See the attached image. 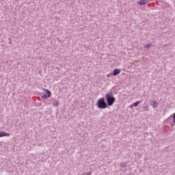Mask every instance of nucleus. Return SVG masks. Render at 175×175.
<instances>
[{"instance_id":"nucleus-1","label":"nucleus","mask_w":175,"mask_h":175,"mask_svg":"<svg viewBox=\"0 0 175 175\" xmlns=\"http://www.w3.org/2000/svg\"><path fill=\"white\" fill-rule=\"evenodd\" d=\"M105 100L108 106H113L116 102V98L113 96V92L111 91L105 95Z\"/></svg>"},{"instance_id":"nucleus-2","label":"nucleus","mask_w":175,"mask_h":175,"mask_svg":"<svg viewBox=\"0 0 175 175\" xmlns=\"http://www.w3.org/2000/svg\"><path fill=\"white\" fill-rule=\"evenodd\" d=\"M96 106L98 107V109H107V103L105 100V97H102L100 99L98 100L97 103H96Z\"/></svg>"},{"instance_id":"nucleus-3","label":"nucleus","mask_w":175,"mask_h":175,"mask_svg":"<svg viewBox=\"0 0 175 175\" xmlns=\"http://www.w3.org/2000/svg\"><path fill=\"white\" fill-rule=\"evenodd\" d=\"M120 73H121V69H120V68H115L113 70L112 75L113 76H118V75H120Z\"/></svg>"},{"instance_id":"nucleus-4","label":"nucleus","mask_w":175,"mask_h":175,"mask_svg":"<svg viewBox=\"0 0 175 175\" xmlns=\"http://www.w3.org/2000/svg\"><path fill=\"white\" fill-rule=\"evenodd\" d=\"M158 105H159V103H157V101H155V100L150 102V106H152L153 107V109L158 107Z\"/></svg>"},{"instance_id":"nucleus-5","label":"nucleus","mask_w":175,"mask_h":175,"mask_svg":"<svg viewBox=\"0 0 175 175\" xmlns=\"http://www.w3.org/2000/svg\"><path fill=\"white\" fill-rule=\"evenodd\" d=\"M5 136H10V133H6L5 131H1L0 133V137H3Z\"/></svg>"},{"instance_id":"nucleus-6","label":"nucleus","mask_w":175,"mask_h":175,"mask_svg":"<svg viewBox=\"0 0 175 175\" xmlns=\"http://www.w3.org/2000/svg\"><path fill=\"white\" fill-rule=\"evenodd\" d=\"M148 2V1H147V0H141L139 2V5H140L141 6H144V5H147Z\"/></svg>"},{"instance_id":"nucleus-7","label":"nucleus","mask_w":175,"mask_h":175,"mask_svg":"<svg viewBox=\"0 0 175 175\" xmlns=\"http://www.w3.org/2000/svg\"><path fill=\"white\" fill-rule=\"evenodd\" d=\"M44 91L46 92V95L48 98H50V96H51V92H50V90L47 89H44Z\"/></svg>"},{"instance_id":"nucleus-8","label":"nucleus","mask_w":175,"mask_h":175,"mask_svg":"<svg viewBox=\"0 0 175 175\" xmlns=\"http://www.w3.org/2000/svg\"><path fill=\"white\" fill-rule=\"evenodd\" d=\"M140 103H142V101H137L133 104V106H134V107H137Z\"/></svg>"},{"instance_id":"nucleus-9","label":"nucleus","mask_w":175,"mask_h":175,"mask_svg":"<svg viewBox=\"0 0 175 175\" xmlns=\"http://www.w3.org/2000/svg\"><path fill=\"white\" fill-rule=\"evenodd\" d=\"M144 110H145V111H148L150 110L148 106H144Z\"/></svg>"},{"instance_id":"nucleus-10","label":"nucleus","mask_w":175,"mask_h":175,"mask_svg":"<svg viewBox=\"0 0 175 175\" xmlns=\"http://www.w3.org/2000/svg\"><path fill=\"white\" fill-rule=\"evenodd\" d=\"M121 167H126V163H122L120 164Z\"/></svg>"},{"instance_id":"nucleus-11","label":"nucleus","mask_w":175,"mask_h":175,"mask_svg":"<svg viewBox=\"0 0 175 175\" xmlns=\"http://www.w3.org/2000/svg\"><path fill=\"white\" fill-rule=\"evenodd\" d=\"M42 96V99H47V98H49V97L47 96V94H44V95H42V96Z\"/></svg>"},{"instance_id":"nucleus-12","label":"nucleus","mask_w":175,"mask_h":175,"mask_svg":"<svg viewBox=\"0 0 175 175\" xmlns=\"http://www.w3.org/2000/svg\"><path fill=\"white\" fill-rule=\"evenodd\" d=\"M58 105H59V103H58V100L53 103V106H58Z\"/></svg>"},{"instance_id":"nucleus-13","label":"nucleus","mask_w":175,"mask_h":175,"mask_svg":"<svg viewBox=\"0 0 175 175\" xmlns=\"http://www.w3.org/2000/svg\"><path fill=\"white\" fill-rule=\"evenodd\" d=\"M145 47H146V49H149V47H151V44H148L145 45Z\"/></svg>"},{"instance_id":"nucleus-14","label":"nucleus","mask_w":175,"mask_h":175,"mask_svg":"<svg viewBox=\"0 0 175 175\" xmlns=\"http://www.w3.org/2000/svg\"><path fill=\"white\" fill-rule=\"evenodd\" d=\"M172 118H173V122L175 124V113H174Z\"/></svg>"}]
</instances>
